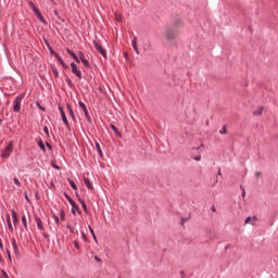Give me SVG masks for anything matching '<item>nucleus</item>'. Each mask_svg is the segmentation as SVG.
Returning a JSON list of instances; mask_svg holds the SVG:
<instances>
[{"instance_id": "nucleus-1", "label": "nucleus", "mask_w": 278, "mask_h": 278, "mask_svg": "<svg viewBox=\"0 0 278 278\" xmlns=\"http://www.w3.org/2000/svg\"><path fill=\"white\" fill-rule=\"evenodd\" d=\"M29 8L33 10L34 14L37 16L38 21L42 23L43 25H47V20H45V16H42V13H40V10L36 8V4H34L33 1H28Z\"/></svg>"}, {"instance_id": "nucleus-2", "label": "nucleus", "mask_w": 278, "mask_h": 278, "mask_svg": "<svg viewBox=\"0 0 278 278\" xmlns=\"http://www.w3.org/2000/svg\"><path fill=\"white\" fill-rule=\"evenodd\" d=\"M12 151H14V143H12V141H10L7 146V148L1 153V157L3 160H8V157H10V155H12Z\"/></svg>"}, {"instance_id": "nucleus-3", "label": "nucleus", "mask_w": 278, "mask_h": 278, "mask_svg": "<svg viewBox=\"0 0 278 278\" xmlns=\"http://www.w3.org/2000/svg\"><path fill=\"white\" fill-rule=\"evenodd\" d=\"M93 47H94L96 51H99V53L102 55V58H104L106 60L108 52L105 51V49H103V47H101V45H99V42L97 40H93Z\"/></svg>"}, {"instance_id": "nucleus-4", "label": "nucleus", "mask_w": 278, "mask_h": 278, "mask_svg": "<svg viewBox=\"0 0 278 278\" xmlns=\"http://www.w3.org/2000/svg\"><path fill=\"white\" fill-rule=\"evenodd\" d=\"M70 66L72 68L73 75H76V77H78V79H81V77H83L81 70L77 68V64H75V62H72L70 64Z\"/></svg>"}, {"instance_id": "nucleus-5", "label": "nucleus", "mask_w": 278, "mask_h": 278, "mask_svg": "<svg viewBox=\"0 0 278 278\" xmlns=\"http://www.w3.org/2000/svg\"><path fill=\"white\" fill-rule=\"evenodd\" d=\"M164 36L167 40H175V28H166Z\"/></svg>"}, {"instance_id": "nucleus-6", "label": "nucleus", "mask_w": 278, "mask_h": 278, "mask_svg": "<svg viewBox=\"0 0 278 278\" xmlns=\"http://www.w3.org/2000/svg\"><path fill=\"white\" fill-rule=\"evenodd\" d=\"M59 110L62 116V121L65 125V127H67V129L71 127V124H68V119L66 118V113H64V109L62 108V105H59Z\"/></svg>"}, {"instance_id": "nucleus-7", "label": "nucleus", "mask_w": 278, "mask_h": 278, "mask_svg": "<svg viewBox=\"0 0 278 278\" xmlns=\"http://www.w3.org/2000/svg\"><path fill=\"white\" fill-rule=\"evenodd\" d=\"M65 199H67L70 205H72V214H75V207H77V203L73 199H71V195L68 193H64Z\"/></svg>"}, {"instance_id": "nucleus-8", "label": "nucleus", "mask_w": 278, "mask_h": 278, "mask_svg": "<svg viewBox=\"0 0 278 278\" xmlns=\"http://www.w3.org/2000/svg\"><path fill=\"white\" fill-rule=\"evenodd\" d=\"M23 99H25V93L17 96L13 101V105H21V103H23Z\"/></svg>"}, {"instance_id": "nucleus-9", "label": "nucleus", "mask_w": 278, "mask_h": 278, "mask_svg": "<svg viewBox=\"0 0 278 278\" xmlns=\"http://www.w3.org/2000/svg\"><path fill=\"white\" fill-rule=\"evenodd\" d=\"M35 223L39 231H45V226L42 225V219H40V217H35Z\"/></svg>"}, {"instance_id": "nucleus-10", "label": "nucleus", "mask_w": 278, "mask_h": 278, "mask_svg": "<svg viewBox=\"0 0 278 278\" xmlns=\"http://www.w3.org/2000/svg\"><path fill=\"white\" fill-rule=\"evenodd\" d=\"M66 53H68V55H71V58H73V60H75V62H77L79 64V56H77V54H75V52H73L71 49H66Z\"/></svg>"}, {"instance_id": "nucleus-11", "label": "nucleus", "mask_w": 278, "mask_h": 278, "mask_svg": "<svg viewBox=\"0 0 278 278\" xmlns=\"http://www.w3.org/2000/svg\"><path fill=\"white\" fill-rule=\"evenodd\" d=\"M80 108H81V110H83V112H84L85 117L87 118V121H88L89 123H92V119L90 118V113H88V109L86 108V105H81Z\"/></svg>"}, {"instance_id": "nucleus-12", "label": "nucleus", "mask_w": 278, "mask_h": 278, "mask_svg": "<svg viewBox=\"0 0 278 278\" xmlns=\"http://www.w3.org/2000/svg\"><path fill=\"white\" fill-rule=\"evenodd\" d=\"M11 244L13 247L15 255H21V252H18V245L16 244V239H12Z\"/></svg>"}, {"instance_id": "nucleus-13", "label": "nucleus", "mask_w": 278, "mask_h": 278, "mask_svg": "<svg viewBox=\"0 0 278 278\" xmlns=\"http://www.w3.org/2000/svg\"><path fill=\"white\" fill-rule=\"evenodd\" d=\"M79 62H81L84 66H86V68H90V62L86 58H84V55H80Z\"/></svg>"}, {"instance_id": "nucleus-14", "label": "nucleus", "mask_w": 278, "mask_h": 278, "mask_svg": "<svg viewBox=\"0 0 278 278\" xmlns=\"http://www.w3.org/2000/svg\"><path fill=\"white\" fill-rule=\"evenodd\" d=\"M84 184H85V186L89 189V190H92V182H90V178H87V177H85L84 178Z\"/></svg>"}, {"instance_id": "nucleus-15", "label": "nucleus", "mask_w": 278, "mask_h": 278, "mask_svg": "<svg viewBox=\"0 0 278 278\" xmlns=\"http://www.w3.org/2000/svg\"><path fill=\"white\" fill-rule=\"evenodd\" d=\"M11 215H12V218H13V224L16 225L18 223V216L16 214V211L12 210Z\"/></svg>"}, {"instance_id": "nucleus-16", "label": "nucleus", "mask_w": 278, "mask_h": 278, "mask_svg": "<svg viewBox=\"0 0 278 278\" xmlns=\"http://www.w3.org/2000/svg\"><path fill=\"white\" fill-rule=\"evenodd\" d=\"M7 225L9 227V230L11 232H13L14 231V227H12V220L10 219V215L9 214L7 215Z\"/></svg>"}, {"instance_id": "nucleus-17", "label": "nucleus", "mask_w": 278, "mask_h": 278, "mask_svg": "<svg viewBox=\"0 0 278 278\" xmlns=\"http://www.w3.org/2000/svg\"><path fill=\"white\" fill-rule=\"evenodd\" d=\"M262 112H264V106H258L257 110L253 111V115L261 116Z\"/></svg>"}, {"instance_id": "nucleus-18", "label": "nucleus", "mask_w": 278, "mask_h": 278, "mask_svg": "<svg viewBox=\"0 0 278 278\" xmlns=\"http://www.w3.org/2000/svg\"><path fill=\"white\" fill-rule=\"evenodd\" d=\"M110 127L112 131H114L115 136H118V138H121V132L118 131V128H116L114 124H111Z\"/></svg>"}, {"instance_id": "nucleus-19", "label": "nucleus", "mask_w": 278, "mask_h": 278, "mask_svg": "<svg viewBox=\"0 0 278 278\" xmlns=\"http://www.w3.org/2000/svg\"><path fill=\"white\" fill-rule=\"evenodd\" d=\"M79 203L81 204V207L85 212H88V206H86V202L79 198Z\"/></svg>"}, {"instance_id": "nucleus-20", "label": "nucleus", "mask_w": 278, "mask_h": 278, "mask_svg": "<svg viewBox=\"0 0 278 278\" xmlns=\"http://www.w3.org/2000/svg\"><path fill=\"white\" fill-rule=\"evenodd\" d=\"M244 223H245V225H249V224L253 225V226L255 225V223L253 222V219L250 216L245 218Z\"/></svg>"}, {"instance_id": "nucleus-21", "label": "nucleus", "mask_w": 278, "mask_h": 278, "mask_svg": "<svg viewBox=\"0 0 278 278\" xmlns=\"http://www.w3.org/2000/svg\"><path fill=\"white\" fill-rule=\"evenodd\" d=\"M68 184H70L71 188H73V190H77V185L75 184V181L68 179Z\"/></svg>"}, {"instance_id": "nucleus-22", "label": "nucleus", "mask_w": 278, "mask_h": 278, "mask_svg": "<svg viewBox=\"0 0 278 278\" xmlns=\"http://www.w3.org/2000/svg\"><path fill=\"white\" fill-rule=\"evenodd\" d=\"M131 45H132V49L138 47V38L137 37H134L132 40H131Z\"/></svg>"}, {"instance_id": "nucleus-23", "label": "nucleus", "mask_w": 278, "mask_h": 278, "mask_svg": "<svg viewBox=\"0 0 278 278\" xmlns=\"http://www.w3.org/2000/svg\"><path fill=\"white\" fill-rule=\"evenodd\" d=\"M55 60L60 63V64H63L64 62V59H62V56H60V54H55Z\"/></svg>"}, {"instance_id": "nucleus-24", "label": "nucleus", "mask_w": 278, "mask_h": 278, "mask_svg": "<svg viewBox=\"0 0 278 278\" xmlns=\"http://www.w3.org/2000/svg\"><path fill=\"white\" fill-rule=\"evenodd\" d=\"M89 231L93 238V240L97 242V235H94V230L92 229V227L89 226Z\"/></svg>"}, {"instance_id": "nucleus-25", "label": "nucleus", "mask_w": 278, "mask_h": 278, "mask_svg": "<svg viewBox=\"0 0 278 278\" xmlns=\"http://www.w3.org/2000/svg\"><path fill=\"white\" fill-rule=\"evenodd\" d=\"M22 223H23L25 229H27V217H25V215L22 216Z\"/></svg>"}, {"instance_id": "nucleus-26", "label": "nucleus", "mask_w": 278, "mask_h": 278, "mask_svg": "<svg viewBox=\"0 0 278 278\" xmlns=\"http://www.w3.org/2000/svg\"><path fill=\"white\" fill-rule=\"evenodd\" d=\"M53 76L58 79L60 77V73L58 72V68H52Z\"/></svg>"}, {"instance_id": "nucleus-27", "label": "nucleus", "mask_w": 278, "mask_h": 278, "mask_svg": "<svg viewBox=\"0 0 278 278\" xmlns=\"http://www.w3.org/2000/svg\"><path fill=\"white\" fill-rule=\"evenodd\" d=\"M48 49H49L51 55H54V58H55V55H58V52H55V50H53V48L51 46H49Z\"/></svg>"}, {"instance_id": "nucleus-28", "label": "nucleus", "mask_w": 278, "mask_h": 278, "mask_svg": "<svg viewBox=\"0 0 278 278\" xmlns=\"http://www.w3.org/2000/svg\"><path fill=\"white\" fill-rule=\"evenodd\" d=\"M96 149H97L99 155H103V152L101 151V146L99 143H96Z\"/></svg>"}, {"instance_id": "nucleus-29", "label": "nucleus", "mask_w": 278, "mask_h": 278, "mask_svg": "<svg viewBox=\"0 0 278 278\" xmlns=\"http://www.w3.org/2000/svg\"><path fill=\"white\" fill-rule=\"evenodd\" d=\"M39 149H41V151H47V148H45V143H42V141H39Z\"/></svg>"}, {"instance_id": "nucleus-30", "label": "nucleus", "mask_w": 278, "mask_h": 278, "mask_svg": "<svg viewBox=\"0 0 278 278\" xmlns=\"http://www.w3.org/2000/svg\"><path fill=\"white\" fill-rule=\"evenodd\" d=\"M13 182L15 184V186L21 187V180H18V178L14 177Z\"/></svg>"}, {"instance_id": "nucleus-31", "label": "nucleus", "mask_w": 278, "mask_h": 278, "mask_svg": "<svg viewBox=\"0 0 278 278\" xmlns=\"http://www.w3.org/2000/svg\"><path fill=\"white\" fill-rule=\"evenodd\" d=\"M219 134L223 136L225 134H227V126H224L220 130Z\"/></svg>"}, {"instance_id": "nucleus-32", "label": "nucleus", "mask_w": 278, "mask_h": 278, "mask_svg": "<svg viewBox=\"0 0 278 278\" xmlns=\"http://www.w3.org/2000/svg\"><path fill=\"white\" fill-rule=\"evenodd\" d=\"M195 162H201V153L192 157Z\"/></svg>"}, {"instance_id": "nucleus-33", "label": "nucleus", "mask_w": 278, "mask_h": 278, "mask_svg": "<svg viewBox=\"0 0 278 278\" xmlns=\"http://www.w3.org/2000/svg\"><path fill=\"white\" fill-rule=\"evenodd\" d=\"M117 23H123V17L118 14L115 15Z\"/></svg>"}, {"instance_id": "nucleus-34", "label": "nucleus", "mask_w": 278, "mask_h": 278, "mask_svg": "<svg viewBox=\"0 0 278 278\" xmlns=\"http://www.w3.org/2000/svg\"><path fill=\"white\" fill-rule=\"evenodd\" d=\"M66 228L70 230V233H75V228L71 227V225H67Z\"/></svg>"}, {"instance_id": "nucleus-35", "label": "nucleus", "mask_w": 278, "mask_h": 278, "mask_svg": "<svg viewBox=\"0 0 278 278\" xmlns=\"http://www.w3.org/2000/svg\"><path fill=\"white\" fill-rule=\"evenodd\" d=\"M67 110L73 118H75V115H73V108L71 105H67Z\"/></svg>"}, {"instance_id": "nucleus-36", "label": "nucleus", "mask_w": 278, "mask_h": 278, "mask_svg": "<svg viewBox=\"0 0 278 278\" xmlns=\"http://www.w3.org/2000/svg\"><path fill=\"white\" fill-rule=\"evenodd\" d=\"M13 111L14 112H21V105H14Z\"/></svg>"}, {"instance_id": "nucleus-37", "label": "nucleus", "mask_w": 278, "mask_h": 278, "mask_svg": "<svg viewBox=\"0 0 278 278\" xmlns=\"http://www.w3.org/2000/svg\"><path fill=\"white\" fill-rule=\"evenodd\" d=\"M241 190H242L241 197L242 198L247 197V190L244 189V187L241 186Z\"/></svg>"}, {"instance_id": "nucleus-38", "label": "nucleus", "mask_w": 278, "mask_h": 278, "mask_svg": "<svg viewBox=\"0 0 278 278\" xmlns=\"http://www.w3.org/2000/svg\"><path fill=\"white\" fill-rule=\"evenodd\" d=\"M65 216H66V214L64 213V211H61V213H60L61 220H64Z\"/></svg>"}, {"instance_id": "nucleus-39", "label": "nucleus", "mask_w": 278, "mask_h": 278, "mask_svg": "<svg viewBox=\"0 0 278 278\" xmlns=\"http://www.w3.org/2000/svg\"><path fill=\"white\" fill-rule=\"evenodd\" d=\"M65 81H66V84L70 86V88L73 87V81H71V78H67Z\"/></svg>"}, {"instance_id": "nucleus-40", "label": "nucleus", "mask_w": 278, "mask_h": 278, "mask_svg": "<svg viewBox=\"0 0 278 278\" xmlns=\"http://www.w3.org/2000/svg\"><path fill=\"white\" fill-rule=\"evenodd\" d=\"M61 66H62V68H64L65 71L68 70V66L66 65V63H65L64 61L61 63Z\"/></svg>"}, {"instance_id": "nucleus-41", "label": "nucleus", "mask_w": 278, "mask_h": 278, "mask_svg": "<svg viewBox=\"0 0 278 278\" xmlns=\"http://www.w3.org/2000/svg\"><path fill=\"white\" fill-rule=\"evenodd\" d=\"M135 53H137V55H140V50L138 49V46L134 48Z\"/></svg>"}, {"instance_id": "nucleus-42", "label": "nucleus", "mask_w": 278, "mask_h": 278, "mask_svg": "<svg viewBox=\"0 0 278 278\" xmlns=\"http://www.w3.org/2000/svg\"><path fill=\"white\" fill-rule=\"evenodd\" d=\"M54 223H56L58 225H60V217L54 215Z\"/></svg>"}, {"instance_id": "nucleus-43", "label": "nucleus", "mask_w": 278, "mask_h": 278, "mask_svg": "<svg viewBox=\"0 0 278 278\" xmlns=\"http://www.w3.org/2000/svg\"><path fill=\"white\" fill-rule=\"evenodd\" d=\"M74 245H75V249H77V250H79V249H80V247H79V242L74 241Z\"/></svg>"}, {"instance_id": "nucleus-44", "label": "nucleus", "mask_w": 278, "mask_h": 278, "mask_svg": "<svg viewBox=\"0 0 278 278\" xmlns=\"http://www.w3.org/2000/svg\"><path fill=\"white\" fill-rule=\"evenodd\" d=\"M53 14H54V16H56V18L60 20V13L58 12V10H54Z\"/></svg>"}, {"instance_id": "nucleus-45", "label": "nucleus", "mask_w": 278, "mask_h": 278, "mask_svg": "<svg viewBox=\"0 0 278 278\" xmlns=\"http://www.w3.org/2000/svg\"><path fill=\"white\" fill-rule=\"evenodd\" d=\"M75 212H79V206L77 204H76V207H74V213H73L74 216L76 215Z\"/></svg>"}, {"instance_id": "nucleus-46", "label": "nucleus", "mask_w": 278, "mask_h": 278, "mask_svg": "<svg viewBox=\"0 0 278 278\" xmlns=\"http://www.w3.org/2000/svg\"><path fill=\"white\" fill-rule=\"evenodd\" d=\"M43 131L47 134V136H49V128L47 126L43 128Z\"/></svg>"}, {"instance_id": "nucleus-47", "label": "nucleus", "mask_w": 278, "mask_h": 278, "mask_svg": "<svg viewBox=\"0 0 278 278\" xmlns=\"http://www.w3.org/2000/svg\"><path fill=\"white\" fill-rule=\"evenodd\" d=\"M39 109H41L42 112H46L47 108H45L43 105H39Z\"/></svg>"}, {"instance_id": "nucleus-48", "label": "nucleus", "mask_w": 278, "mask_h": 278, "mask_svg": "<svg viewBox=\"0 0 278 278\" xmlns=\"http://www.w3.org/2000/svg\"><path fill=\"white\" fill-rule=\"evenodd\" d=\"M8 257L10 260V262H12V254H10V251H8Z\"/></svg>"}, {"instance_id": "nucleus-49", "label": "nucleus", "mask_w": 278, "mask_h": 278, "mask_svg": "<svg viewBox=\"0 0 278 278\" xmlns=\"http://www.w3.org/2000/svg\"><path fill=\"white\" fill-rule=\"evenodd\" d=\"M81 237L84 238V240H88V237H86V233L81 232Z\"/></svg>"}, {"instance_id": "nucleus-50", "label": "nucleus", "mask_w": 278, "mask_h": 278, "mask_svg": "<svg viewBox=\"0 0 278 278\" xmlns=\"http://www.w3.org/2000/svg\"><path fill=\"white\" fill-rule=\"evenodd\" d=\"M25 199H26L27 203H29V195H27V192L25 193Z\"/></svg>"}, {"instance_id": "nucleus-51", "label": "nucleus", "mask_w": 278, "mask_h": 278, "mask_svg": "<svg viewBox=\"0 0 278 278\" xmlns=\"http://www.w3.org/2000/svg\"><path fill=\"white\" fill-rule=\"evenodd\" d=\"M46 46L49 48L51 45L49 43V40L45 39Z\"/></svg>"}, {"instance_id": "nucleus-52", "label": "nucleus", "mask_w": 278, "mask_h": 278, "mask_svg": "<svg viewBox=\"0 0 278 278\" xmlns=\"http://www.w3.org/2000/svg\"><path fill=\"white\" fill-rule=\"evenodd\" d=\"M124 58H125L126 60H129V55L127 54V52H124Z\"/></svg>"}, {"instance_id": "nucleus-53", "label": "nucleus", "mask_w": 278, "mask_h": 278, "mask_svg": "<svg viewBox=\"0 0 278 278\" xmlns=\"http://www.w3.org/2000/svg\"><path fill=\"white\" fill-rule=\"evenodd\" d=\"M261 176H262V173H260V172L255 173V177H261Z\"/></svg>"}, {"instance_id": "nucleus-54", "label": "nucleus", "mask_w": 278, "mask_h": 278, "mask_svg": "<svg viewBox=\"0 0 278 278\" xmlns=\"http://www.w3.org/2000/svg\"><path fill=\"white\" fill-rule=\"evenodd\" d=\"M46 147H48V149H50V151H51V149H53V148L49 144V142L46 143Z\"/></svg>"}, {"instance_id": "nucleus-55", "label": "nucleus", "mask_w": 278, "mask_h": 278, "mask_svg": "<svg viewBox=\"0 0 278 278\" xmlns=\"http://www.w3.org/2000/svg\"><path fill=\"white\" fill-rule=\"evenodd\" d=\"M53 166V168H55L56 170H60V166H58V165H52Z\"/></svg>"}, {"instance_id": "nucleus-56", "label": "nucleus", "mask_w": 278, "mask_h": 278, "mask_svg": "<svg viewBox=\"0 0 278 278\" xmlns=\"http://www.w3.org/2000/svg\"><path fill=\"white\" fill-rule=\"evenodd\" d=\"M94 260H96L97 262H101V260H100L99 256H94Z\"/></svg>"}, {"instance_id": "nucleus-57", "label": "nucleus", "mask_w": 278, "mask_h": 278, "mask_svg": "<svg viewBox=\"0 0 278 278\" xmlns=\"http://www.w3.org/2000/svg\"><path fill=\"white\" fill-rule=\"evenodd\" d=\"M252 218V223H255V220H257V217H251Z\"/></svg>"}, {"instance_id": "nucleus-58", "label": "nucleus", "mask_w": 278, "mask_h": 278, "mask_svg": "<svg viewBox=\"0 0 278 278\" xmlns=\"http://www.w3.org/2000/svg\"><path fill=\"white\" fill-rule=\"evenodd\" d=\"M0 249H3V243H1V239H0Z\"/></svg>"}, {"instance_id": "nucleus-59", "label": "nucleus", "mask_w": 278, "mask_h": 278, "mask_svg": "<svg viewBox=\"0 0 278 278\" xmlns=\"http://www.w3.org/2000/svg\"><path fill=\"white\" fill-rule=\"evenodd\" d=\"M218 175H219V176L223 175V174L220 173V168H218Z\"/></svg>"}, {"instance_id": "nucleus-60", "label": "nucleus", "mask_w": 278, "mask_h": 278, "mask_svg": "<svg viewBox=\"0 0 278 278\" xmlns=\"http://www.w3.org/2000/svg\"><path fill=\"white\" fill-rule=\"evenodd\" d=\"M212 211H213V212H216V208L213 206V207H212Z\"/></svg>"}, {"instance_id": "nucleus-61", "label": "nucleus", "mask_w": 278, "mask_h": 278, "mask_svg": "<svg viewBox=\"0 0 278 278\" xmlns=\"http://www.w3.org/2000/svg\"><path fill=\"white\" fill-rule=\"evenodd\" d=\"M78 105H84V102H79Z\"/></svg>"}, {"instance_id": "nucleus-62", "label": "nucleus", "mask_w": 278, "mask_h": 278, "mask_svg": "<svg viewBox=\"0 0 278 278\" xmlns=\"http://www.w3.org/2000/svg\"><path fill=\"white\" fill-rule=\"evenodd\" d=\"M3 276H4V277H8V275H7L5 273H3Z\"/></svg>"}, {"instance_id": "nucleus-63", "label": "nucleus", "mask_w": 278, "mask_h": 278, "mask_svg": "<svg viewBox=\"0 0 278 278\" xmlns=\"http://www.w3.org/2000/svg\"><path fill=\"white\" fill-rule=\"evenodd\" d=\"M37 105H40V102L37 101Z\"/></svg>"}, {"instance_id": "nucleus-64", "label": "nucleus", "mask_w": 278, "mask_h": 278, "mask_svg": "<svg viewBox=\"0 0 278 278\" xmlns=\"http://www.w3.org/2000/svg\"><path fill=\"white\" fill-rule=\"evenodd\" d=\"M193 151H197V148H193Z\"/></svg>"}]
</instances>
